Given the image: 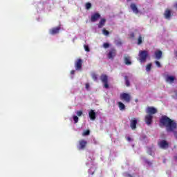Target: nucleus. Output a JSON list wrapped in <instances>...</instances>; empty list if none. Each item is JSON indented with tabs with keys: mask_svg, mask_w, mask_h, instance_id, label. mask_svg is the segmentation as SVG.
Instances as JSON below:
<instances>
[{
	"mask_svg": "<svg viewBox=\"0 0 177 177\" xmlns=\"http://www.w3.org/2000/svg\"><path fill=\"white\" fill-rule=\"evenodd\" d=\"M160 127H165L167 132H173L176 139H177V131H175L177 128V123L175 120L167 115H162L160 119Z\"/></svg>",
	"mask_w": 177,
	"mask_h": 177,
	"instance_id": "obj_1",
	"label": "nucleus"
},
{
	"mask_svg": "<svg viewBox=\"0 0 177 177\" xmlns=\"http://www.w3.org/2000/svg\"><path fill=\"white\" fill-rule=\"evenodd\" d=\"M149 56V53L147 50H142L139 53V61L140 63H145L147 59V57Z\"/></svg>",
	"mask_w": 177,
	"mask_h": 177,
	"instance_id": "obj_2",
	"label": "nucleus"
},
{
	"mask_svg": "<svg viewBox=\"0 0 177 177\" xmlns=\"http://www.w3.org/2000/svg\"><path fill=\"white\" fill-rule=\"evenodd\" d=\"M100 80L104 84V87L106 89H109V77H107V75H102L100 76Z\"/></svg>",
	"mask_w": 177,
	"mask_h": 177,
	"instance_id": "obj_3",
	"label": "nucleus"
},
{
	"mask_svg": "<svg viewBox=\"0 0 177 177\" xmlns=\"http://www.w3.org/2000/svg\"><path fill=\"white\" fill-rule=\"evenodd\" d=\"M131 95L127 93H122L120 94V100H124L126 103H129L131 102Z\"/></svg>",
	"mask_w": 177,
	"mask_h": 177,
	"instance_id": "obj_4",
	"label": "nucleus"
},
{
	"mask_svg": "<svg viewBox=\"0 0 177 177\" xmlns=\"http://www.w3.org/2000/svg\"><path fill=\"white\" fill-rule=\"evenodd\" d=\"M157 109H156L154 106H148L146 111L147 114L149 115L157 114Z\"/></svg>",
	"mask_w": 177,
	"mask_h": 177,
	"instance_id": "obj_5",
	"label": "nucleus"
},
{
	"mask_svg": "<svg viewBox=\"0 0 177 177\" xmlns=\"http://www.w3.org/2000/svg\"><path fill=\"white\" fill-rule=\"evenodd\" d=\"M82 63L83 62L81 59H77L75 63V67L77 71H81L82 70Z\"/></svg>",
	"mask_w": 177,
	"mask_h": 177,
	"instance_id": "obj_6",
	"label": "nucleus"
},
{
	"mask_svg": "<svg viewBox=\"0 0 177 177\" xmlns=\"http://www.w3.org/2000/svg\"><path fill=\"white\" fill-rule=\"evenodd\" d=\"M86 145H88V142L85 140H80L79 141V146L77 147L78 150H85V147H86Z\"/></svg>",
	"mask_w": 177,
	"mask_h": 177,
	"instance_id": "obj_7",
	"label": "nucleus"
},
{
	"mask_svg": "<svg viewBox=\"0 0 177 177\" xmlns=\"http://www.w3.org/2000/svg\"><path fill=\"white\" fill-rule=\"evenodd\" d=\"M159 147L160 149H167L168 147H169V144L166 140H161L158 143Z\"/></svg>",
	"mask_w": 177,
	"mask_h": 177,
	"instance_id": "obj_8",
	"label": "nucleus"
},
{
	"mask_svg": "<svg viewBox=\"0 0 177 177\" xmlns=\"http://www.w3.org/2000/svg\"><path fill=\"white\" fill-rule=\"evenodd\" d=\"M163 16H164L165 19H167V20H169V19H171V17H172V10H171V9H169V8H167L165 10Z\"/></svg>",
	"mask_w": 177,
	"mask_h": 177,
	"instance_id": "obj_9",
	"label": "nucleus"
},
{
	"mask_svg": "<svg viewBox=\"0 0 177 177\" xmlns=\"http://www.w3.org/2000/svg\"><path fill=\"white\" fill-rule=\"evenodd\" d=\"M117 55V50H115V48H111L107 56H108V59H114V57H115V56Z\"/></svg>",
	"mask_w": 177,
	"mask_h": 177,
	"instance_id": "obj_10",
	"label": "nucleus"
},
{
	"mask_svg": "<svg viewBox=\"0 0 177 177\" xmlns=\"http://www.w3.org/2000/svg\"><path fill=\"white\" fill-rule=\"evenodd\" d=\"M100 17H101L100 13L95 12L94 14H93L91 15V21L92 23H95V21H97V20H99V19H100Z\"/></svg>",
	"mask_w": 177,
	"mask_h": 177,
	"instance_id": "obj_11",
	"label": "nucleus"
},
{
	"mask_svg": "<svg viewBox=\"0 0 177 177\" xmlns=\"http://www.w3.org/2000/svg\"><path fill=\"white\" fill-rule=\"evenodd\" d=\"M60 30H61L60 26L53 28L50 29L49 33L50 34V35H56V34H59V32H60Z\"/></svg>",
	"mask_w": 177,
	"mask_h": 177,
	"instance_id": "obj_12",
	"label": "nucleus"
},
{
	"mask_svg": "<svg viewBox=\"0 0 177 177\" xmlns=\"http://www.w3.org/2000/svg\"><path fill=\"white\" fill-rule=\"evenodd\" d=\"M145 121L147 125H151V124L153 122V115H147L145 116Z\"/></svg>",
	"mask_w": 177,
	"mask_h": 177,
	"instance_id": "obj_13",
	"label": "nucleus"
},
{
	"mask_svg": "<svg viewBox=\"0 0 177 177\" xmlns=\"http://www.w3.org/2000/svg\"><path fill=\"white\" fill-rule=\"evenodd\" d=\"M124 62L126 66H131L132 64V62L131 61V56L125 55L124 57Z\"/></svg>",
	"mask_w": 177,
	"mask_h": 177,
	"instance_id": "obj_14",
	"label": "nucleus"
},
{
	"mask_svg": "<svg viewBox=\"0 0 177 177\" xmlns=\"http://www.w3.org/2000/svg\"><path fill=\"white\" fill-rule=\"evenodd\" d=\"M137 124H138V120H136V118H133L130 121V127L131 129L133 130L136 129Z\"/></svg>",
	"mask_w": 177,
	"mask_h": 177,
	"instance_id": "obj_15",
	"label": "nucleus"
},
{
	"mask_svg": "<svg viewBox=\"0 0 177 177\" xmlns=\"http://www.w3.org/2000/svg\"><path fill=\"white\" fill-rule=\"evenodd\" d=\"M130 8L135 15H138L139 13V9L138 8V6H136V4L133 3H131Z\"/></svg>",
	"mask_w": 177,
	"mask_h": 177,
	"instance_id": "obj_16",
	"label": "nucleus"
},
{
	"mask_svg": "<svg viewBox=\"0 0 177 177\" xmlns=\"http://www.w3.org/2000/svg\"><path fill=\"white\" fill-rule=\"evenodd\" d=\"M88 115L90 119L92 120V121H95V120H96V112H95L94 110H90V111L88 112Z\"/></svg>",
	"mask_w": 177,
	"mask_h": 177,
	"instance_id": "obj_17",
	"label": "nucleus"
},
{
	"mask_svg": "<svg viewBox=\"0 0 177 177\" xmlns=\"http://www.w3.org/2000/svg\"><path fill=\"white\" fill-rule=\"evenodd\" d=\"M106 19L102 18L97 24L98 28H103V27H104V26L106 25Z\"/></svg>",
	"mask_w": 177,
	"mask_h": 177,
	"instance_id": "obj_18",
	"label": "nucleus"
},
{
	"mask_svg": "<svg viewBox=\"0 0 177 177\" xmlns=\"http://www.w3.org/2000/svg\"><path fill=\"white\" fill-rule=\"evenodd\" d=\"M155 56H156V59H157V60H160V59H161V57H162V51L156 50L155 52Z\"/></svg>",
	"mask_w": 177,
	"mask_h": 177,
	"instance_id": "obj_19",
	"label": "nucleus"
},
{
	"mask_svg": "<svg viewBox=\"0 0 177 177\" xmlns=\"http://www.w3.org/2000/svg\"><path fill=\"white\" fill-rule=\"evenodd\" d=\"M174 81H175V77H174V76H167L166 77L167 82H170V84H172V82H174Z\"/></svg>",
	"mask_w": 177,
	"mask_h": 177,
	"instance_id": "obj_20",
	"label": "nucleus"
},
{
	"mask_svg": "<svg viewBox=\"0 0 177 177\" xmlns=\"http://www.w3.org/2000/svg\"><path fill=\"white\" fill-rule=\"evenodd\" d=\"M118 104L120 110H125V105L124 104V103L119 102Z\"/></svg>",
	"mask_w": 177,
	"mask_h": 177,
	"instance_id": "obj_21",
	"label": "nucleus"
},
{
	"mask_svg": "<svg viewBox=\"0 0 177 177\" xmlns=\"http://www.w3.org/2000/svg\"><path fill=\"white\" fill-rule=\"evenodd\" d=\"M124 81L127 86H131V83L129 82V80L128 79V76H124Z\"/></svg>",
	"mask_w": 177,
	"mask_h": 177,
	"instance_id": "obj_22",
	"label": "nucleus"
},
{
	"mask_svg": "<svg viewBox=\"0 0 177 177\" xmlns=\"http://www.w3.org/2000/svg\"><path fill=\"white\" fill-rule=\"evenodd\" d=\"M102 34L104 35H106V37H108V35H109V34H110V32H109V30H106V28H104L102 30Z\"/></svg>",
	"mask_w": 177,
	"mask_h": 177,
	"instance_id": "obj_23",
	"label": "nucleus"
},
{
	"mask_svg": "<svg viewBox=\"0 0 177 177\" xmlns=\"http://www.w3.org/2000/svg\"><path fill=\"white\" fill-rule=\"evenodd\" d=\"M142 35H140L138 38V45H142Z\"/></svg>",
	"mask_w": 177,
	"mask_h": 177,
	"instance_id": "obj_24",
	"label": "nucleus"
},
{
	"mask_svg": "<svg viewBox=\"0 0 177 177\" xmlns=\"http://www.w3.org/2000/svg\"><path fill=\"white\" fill-rule=\"evenodd\" d=\"M147 153L149 154V156L153 155V149L151 147H147Z\"/></svg>",
	"mask_w": 177,
	"mask_h": 177,
	"instance_id": "obj_25",
	"label": "nucleus"
},
{
	"mask_svg": "<svg viewBox=\"0 0 177 177\" xmlns=\"http://www.w3.org/2000/svg\"><path fill=\"white\" fill-rule=\"evenodd\" d=\"M91 77L94 81H97V75L96 73H92Z\"/></svg>",
	"mask_w": 177,
	"mask_h": 177,
	"instance_id": "obj_26",
	"label": "nucleus"
},
{
	"mask_svg": "<svg viewBox=\"0 0 177 177\" xmlns=\"http://www.w3.org/2000/svg\"><path fill=\"white\" fill-rule=\"evenodd\" d=\"M145 164H147V165H149V167H151V165H153V162H150V160L147 159L145 160Z\"/></svg>",
	"mask_w": 177,
	"mask_h": 177,
	"instance_id": "obj_27",
	"label": "nucleus"
},
{
	"mask_svg": "<svg viewBox=\"0 0 177 177\" xmlns=\"http://www.w3.org/2000/svg\"><path fill=\"white\" fill-rule=\"evenodd\" d=\"M91 8H92V4L91 3H86V9H87V10H89V9H91Z\"/></svg>",
	"mask_w": 177,
	"mask_h": 177,
	"instance_id": "obj_28",
	"label": "nucleus"
},
{
	"mask_svg": "<svg viewBox=\"0 0 177 177\" xmlns=\"http://www.w3.org/2000/svg\"><path fill=\"white\" fill-rule=\"evenodd\" d=\"M91 133V131L89 130H86L84 133H83V136H88V135H90Z\"/></svg>",
	"mask_w": 177,
	"mask_h": 177,
	"instance_id": "obj_29",
	"label": "nucleus"
},
{
	"mask_svg": "<svg viewBox=\"0 0 177 177\" xmlns=\"http://www.w3.org/2000/svg\"><path fill=\"white\" fill-rule=\"evenodd\" d=\"M146 70L147 71H150L151 70V64L147 65Z\"/></svg>",
	"mask_w": 177,
	"mask_h": 177,
	"instance_id": "obj_30",
	"label": "nucleus"
},
{
	"mask_svg": "<svg viewBox=\"0 0 177 177\" xmlns=\"http://www.w3.org/2000/svg\"><path fill=\"white\" fill-rule=\"evenodd\" d=\"M78 120H79L78 116L77 115L73 116V120L75 122V124H77V122H78Z\"/></svg>",
	"mask_w": 177,
	"mask_h": 177,
	"instance_id": "obj_31",
	"label": "nucleus"
},
{
	"mask_svg": "<svg viewBox=\"0 0 177 177\" xmlns=\"http://www.w3.org/2000/svg\"><path fill=\"white\" fill-rule=\"evenodd\" d=\"M103 46L105 49H107V48H110V44L109 43H104Z\"/></svg>",
	"mask_w": 177,
	"mask_h": 177,
	"instance_id": "obj_32",
	"label": "nucleus"
},
{
	"mask_svg": "<svg viewBox=\"0 0 177 177\" xmlns=\"http://www.w3.org/2000/svg\"><path fill=\"white\" fill-rule=\"evenodd\" d=\"M84 48L86 52H90L91 50L89 49V46H88L87 45H84Z\"/></svg>",
	"mask_w": 177,
	"mask_h": 177,
	"instance_id": "obj_33",
	"label": "nucleus"
},
{
	"mask_svg": "<svg viewBox=\"0 0 177 177\" xmlns=\"http://www.w3.org/2000/svg\"><path fill=\"white\" fill-rule=\"evenodd\" d=\"M76 114L77 117H81V115H82V111H77Z\"/></svg>",
	"mask_w": 177,
	"mask_h": 177,
	"instance_id": "obj_34",
	"label": "nucleus"
},
{
	"mask_svg": "<svg viewBox=\"0 0 177 177\" xmlns=\"http://www.w3.org/2000/svg\"><path fill=\"white\" fill-rule=\"evenodd\" d=\"M155 64H156L157 67L159 68H161V64L158 61H155Z\"/></svg>",
	"mask_w": 177,
	"mask_h": 177,
	"instance_id": "obj_35",
	"label": "nucleus"
},
{
	"mask_svg": "<svg viewBox=\"0 0 177 177\" xmlns=\"http://www.w3.org/2000/svg\"><path fill=\"white\" fill-rule=\"evenodd\" d=\"M85 86H86V89L87 91H89V83H86V84H85Z\"/></svg>",
	"mask_w": 177,
	"mask_h": 177,
	"instance_id": "obj_36",
	"label": "nucleus"
},
{
	"mask_svg": "<svg viewBox=\"0 0 177 177\" xmlns=\"http://www.w3.org/2000/svg\"><path fill=\"white\" fill-rule=\"evenodd\" d=\"M130 37H131V38H135V33L131 32V33L130 34Z\"/></svg>",
	"mask_w": 177,
	"mask_h": 177,
	"instance_id": "obj_37",
	"label": "nucleus"
},
{
	"mask_svg": "<svg viewBox=\"0 0 177 177\" xmlns=\"http://www.w3.org/2000/svg\"><path fill=\"white\" fill-rule=\"evenodd\" d=\"M175 96H173L174 99H177V90L174 91Z\"/></svg>",
	"mask_w": 177,
	"mask_h": 177,
	"instance_id": "obj_38",
	"label": "nucleus"
},
{
	"mask_svg": "<svg viewBox=\"0 0 177 177\" xmlns=\"http://www.w3.org/2000/svg\"><path fill=\"white\" fill-rule=\"evenodd\" d=\"M71 74L72 75H74V74H75V71H74V70L71 71Z\"/></svg>",
	"mask_w": 177,
	"mask_h": 177,
	"instance_id": "obj_39",
	"label": "nucleus"
},
{
	"mask_svg": "<svg viewBox=\"0 0 177 177\" xmlns=\"http://www.w3.org/2000/svg\"><path fill=\"white\" fill-rule=\"evenodd\" d=\"M127 140H128V142H131V137H127Z\"/></svg>",
	"mask_w": 177,
	"mask_h": 177,
	"instance_id": "obj_40",
	"label": "nucleus"
},
{
	"mask_svg": "<svg viewBox=\"0 0 177 177\" xmlns=\"http://www.w3.org/2000/svg\"><path fill=\"white\" fill-rule=\"evenodd\" d=\"M174 53H175V55L177 57V51H175Z\"/></svg>",
	"mask_w": 177,
	"mask_h": 177,
	"instance_id": "obj_41",
	"label": "nucleus"
},
{
	"mask_svg": "<svg viewBox=\"0 0 177 177\" xmlns=\"http://www.w3.org/2000/svg\"><path fill=\"white\" fill-rule=\"evenodd\" d=\"M127 2H131V0H127Z\"/></svg>",
	"mask_w": 177,
	"mask_h": 177,
	"instance_id": "obj_42",
	"label": "nucleus"
},
{
	"mask_svg": "<svg viewBox=\"0 0 177 177\" xmlns=\"http://www.w3.org/2000/svg\"><path fill=\"white\" fill-rule=\"evenodd\" d=\"M175 158L177 160V156H175Z\"/></svg>",
	"mask_w": 177,
	"mask_h": 177,
	"instance_id": "obj_43",
	"label": "nucleus"
}]
</instances>
